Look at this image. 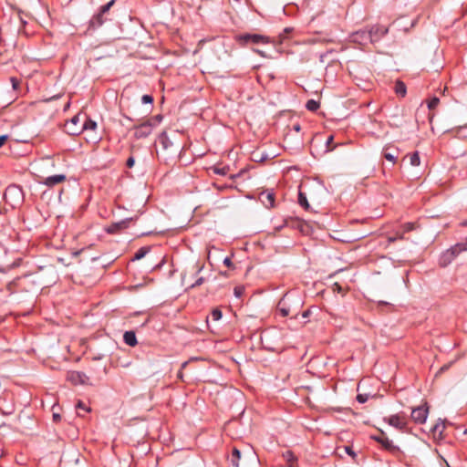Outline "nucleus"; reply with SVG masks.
Instances as JSON below:
<instances>
[{"label":"nucleus","mask_w":467,"mask_h":467,"mask_svg":"<svg viewBox=\"0 0 467 467\" xmlns=\"http://www.w3.org/2000/svg\"><path fill=\"white\" fill-rule=\"evenodd\" d=\"M237 42L242 46L267 44L269 38L260 34L244 33L236 36Z\"/></svg>","instance_id":"2"},{"label":"nucleus","mask_w":467,"mask_h":467,"mask_svg":"<svg viewBox=\"0 0 467 467\" xmlns=\"http://www.w3.org/2000/svg\"><path fill=\"white\" fill-rule=\"evenodd\" d=\"M193 268L195 269V274H199L202 268H203V265H200L199 263H196L194 265H193Z\"/></svg>","instance_id":"47"},{"label":"nucleus","mask_w":467,"mask_h":467,"mask_svg":"<svg viewBox=\"0 0 467 467\" xmlns=\"http://www.w3.org/2000/svg\"><path fill=\"white\" fill-rule=\"evenodd\" d=\"M103 357H104V355H99V356L94 357L93 359L99 360V359H102Z\"/></svg>","instance_id":"59"},{"label":"nucleus","mask_w":467,"mask_h":467,"mask_svg":"<svg viewBox=\"0 0 467 467\" xmlns=\"http://www.w3.org/2000/svg\"><path fill=\"white\" fill-rule=\"evenodd\" d=\"M204 282V278L203 277H199L196 279V281L191 285V287H196V286H199L201 285L202 284H203Z\"/></svg>","instance_id":"44"},{"label":"nucleus","mask_w":467,"mask_h":467,"mask_svg":"<svg viewBox=\"0 0 467 467\" xmlns=\"http://www.w3.org/2000/svg\"><path fill=\"white\" fill-rule=\"evenodd\" d=\"M320 107V103L315 99H309L306 103V109L311 112L317 111Z\"/></svg>","instance_id":"25"},{"label":"nucleus","mask_w":467,"mask_h":467,"mask_svg":"<svg viewBox=\"0 0 467 467\" xmlns=\"http://www.w3.org/2000/svg\"><path fill=\"white\" fill-rule=\"evenodd\" d=\"M429 414V408L427 403H424L420 406L414 408L411 411V419L417 424H423Z\"/></svg>","instance_id":"4"},{"label":"nucleus","mask_w":467,"mask_h":467,"mask_svg":"<svg viewBox=\"0 0 467 467\" xmlns=\"http://www.w3.org/2000/svg\"><path fill=\"white\" fill-rule=\"evenodd\" d=\"M284 456L286 458L287 462L290 463V466H293V462L296 460V456L293 454L292 451H287Z\"/></svg>","instance_id":"33"},{"label":"nucleus","mask_w":467,"mask_h":467,"mask_svg":"<svg viewBox=\"0 0 467 467\" xmlns=\"http://www.w3.org/2000/svg\"><path fill=\"white\" fill-rule=\"evenodd\" d=\"M123 341L130 347H135L138 344L136 334L133 330H128L123 335Z\"/></svg>","instance_id":"17"},{"label":"nucleus","mask_w":467,"mask_h":467,"mask_svg":"<svg viewBox=\"0 0 467 467\" xmlns=\"http://www.w3.org/2000/svg\"><path fill=\"white\" fill-rule=\"evenodd\" d=\"M383 157L387 161L392 162L393 164L396 162V160H397V155L395 153L388 151V149H385L383 150Z\"/></svg>","instance_id":"28"},{"label":"nucleus","mask_w":467,"mask_h":467,"mask_svg":"<svg viewBox=\"0 0 467 467\" xmlns=\"http://www.w3.org/2000/svg\"><path fill=\"white\" fill-rule=\"evenodd\" d=\"M223 265L229 268L233 267V263L230 257H225L223 259Z\"/></svg>","instance_id":"46"},{"label":"nucleus","mask_w":467,"mask_h":467,"mask_svg":"<svg viewBox=\"0 0 467 467\" xmlns=\"http://www.w3.org/2000/svg\"><path fill=\"white\" fill-rule=\"evenodd\" d=\"M244 291V288L243 286H235L234 289V294L236 297H241Z\"/></svg>","instance_id":"40"},{"label":"nucleus","mask_w":467,"mask_h":467,"mask_svg":"<svg viewBox=\"0 0 467 467\" xmlns=\"http://www.w3.org/2000/svg\"><path fill=\"white\" fill-rule=\"evenodd\" d=\"M242 454L240 450L234 447L231 453L228 456V462L232 467H240Z\"/></svg>","instance_id":"15"},{"label":"nucleus","mask_w":467,"mask_h":467,"mask_svg":"<svg viewBox=\"0 0 467 467\" xmlns=\"http://www.w3.org/2000/svg\"><path fill=\"white\" fill-rule=\"evenodd\" d=\"M153 100H154L153 97L151 95H149V94H145L141 98V102L143 104H152Z\"/></svg>","instance_id":"36"},{"label":"nucleus","mask_w":467,"mask_h":467,"mask_svg":"<svg viewBox=\"0 0 467 467\" xmlns=\"http://www.w3.org/2000/svg\"><path fill=\"white\" fill-rule=\"evenodd\" d=\"M135 164V159L133 156H130L126 161V166L128 168H132Z\"/></svg>","instance_id":"42"},{"label":"nucleus","mask_w":467,"mask_h":467,"mask_svg":"<svg viewBox=\"0 0 467 467\" xmlns=\"http://www.w3.org/2000/svg\"><path fill=\"white\" fill-rule=\"evenodd\" d=\"M440 103V99L437 98V97H432L429 101H428V109L430 110H432L434 109Z\"/></svg>","instance_id":"31"},{"label":"nucleus","mask_w":467,"mask_h":467,"mask_svg":"<svg viewBox=\"0 0 467 467\" xmlns=\"http://www.w3.org/2000/svg\"><path fill=\"white\" fill-rule=\"evenodd\" d=\"M379 431L380 432L379 435H372L371 439L379 442L382 446V448L388 451L389 452L394 455L400 453L401 451L400 447L395 445L393 441L390 439H389V437L383 431L380 430Z\"/></svg>","instance_id":"3"},{"label":"nucleus","mask_w":467,"mask_h":467,"mask_svg":"<svg viewBox=\"0 0 467 467\" xmlns=\"http://www.w3.org/2000/svg\"><path fill=\"white\" fill-rule=\"evenodd\" d=\"M455 259V257L452 255V254L451 253V251L449 249H447L444 253H442V254L441 255L440 257V261H439V264L442 267H446L447 265H449L453 260Z\"/></svg>","instance_id":"18"},{"label":"nucleus","mask_w":467,"mask_h":467,"mask_svg":"<svg viewBox=\"0 0 467 467\" xmlns=\"http://www.w3.org/2000/svg\"><path fill=\"white\" fill-rule=\"evenodd\" d=\"M384 420L399 431H404L406 428V422L398 414L384 418Z\"/></svg>","instance_id":"13"},{"label":"nucleus","mask_w":467,"mask_h":467,"mask_svg":"<svg viewBox=\"0 0 467 467\" xmlns=\"http://www.w3.org/2000/svg\"><path fill=\"white\" fill-rule=\"evenodd\" d=\"M4 199L13 207L19 205L24 200L22 188L16 184L9 185L5 191Z\"/></svg>","instance_id":"1"},{"label":"nucleus","mask_w":467,"mask_h":467,"mask_svg":"<svg viewBox=\"0 0 467 467\" xmlns=\"http://www.w3.org/2000/svg\"><path fill=\"white\" fill-rule=\"evenodd\" d=\"M445 429V424H444V421H442L441 419L439 420V421L434 424L431 429V431L435 435L436 433H439L440 435L442 434L443 431Z\"/></svg>","instance_id":"24"},{"label":"nucleus","mask_w":467,"mask_h":467,"mask_svg":"<svg viewBox=\"0 0 467 467\" xmlns=\"http://www.w3.org/2000/svg\"><path fill=\"white\" fill-rule=\"evenodd\" d=\"M433 117H434V114H431V115L429 116V119H430L431 122Z\"/></svg>","instance_id":"63"},{"label":"nucleus","mask_w":467,"mask_h":467,"mask_svg":"<svg viewBox=\"0 0 467 467\" xmlns=\"http://www.w3.org/2000/svg\"><path fill=\"white\" fill-rule=\"evenodd\" d=\"M7 140L8 135L5 134L0 136V148L6 142Z\"/></svg>","instance_id":"49"},{"label":"nucleus","mask_w":467,"mask_h":467,"mask_svg":"<svg viewBox=\"0 0 467 467\" xmlns=\"http://www.w3.org/2000/svg\"><path fill=\"white\" fill-rule=\"evenodd\" d=\"M402 229H403L402 234H404V233H408V232L414 230L415 224L413 223H406L402 225Z\"/></svg>","instance_id":"35"},{"label":"nucleus","mask_w":467,"mask_h":467,"mask_svg":"<svg viewBox=\"0 0 467 467\" xmlns=\"http://www.w3.org/2000/svg\"><path fill=\"white\" fill-rule=\"evenodd\" d=\"M211 169L213 170V171L215 174H219V175L224 176V175H226L228 173V171L230 170V167L229 166H223V167L220 168V167H217V166H213Z\"/></svg>","instance_id":"27"},{"label":"nucleus","mask_w":467,"mask_h":467,"mask_svg":"<svg viewBox=\"0 0 467 467\" xmlns=\"http://www.w3.org/2000/svg\"><path fill=\"white\" fill-rule=\"evenodd\" d=\"M5 223H6V218H5V214L0 213V234L5 231Z\"/></svg>","instance_id":"37"},{"label":"nucleus","mask_w":467,"mask_h":467,"mask_svg":"<svg viewBox=\"0 0 467 467\" xmlns=\"http://www.w3.org/2000/svg\"><path fill=\"white\" fill-rule=\"evenodd\" d=\"M370 44L379 42L389 32V27L382 25H374L368 28Z\"/></svg>","instance_id":"5"},{"label":"nucleus","mask_w":467,"mask_h":467,"mask_svg":"<svg viewBox=\"0 0 467 467\" xmlns=\"http://www.w3.org/2000/svg\"><path fill=\"white\" fill-rule=\"evenodd\" d=\"M394 90H395V93L398 95V96H400V97H405L406 93H407V88H406V85L404 84V82L400 81V80H397L396 83H395V87H394Z\"/></svg>","instance_id":"20"},{"label":"nucleus","mask_w":467,"mask_h":467,"mask_svg":"<svg viewBox=\"0 0 467 467\" xmlns=\"http://www.w3.org/2000/svg\"><path fill=\"white\" fill-rule=\"evenodd\" d=\"M66 180L67 177L65 174H56L47 177H40L38 182L39 183H42L47 187H53L57 184L64 182Z\"/></svg>","instance_id":"10"},{"label":"nucleus","mask_w":467,"mask_h":467,"mask_svg":"<svg viewBox=\"0 0 467 467\" xmlns=\"http://www.w3.org/2000/svg\"><path fill=\"white\" fill-rule=\"evenodd\" d=\"M447 368H448V366H447V365H445V366H443V367H441V371H444V370H445V369H447Z\"/></svg>","instance_id":"61"},{"label":"nucleus","mask_w":467,"mask_h":467,"mask_svg":"<svg viewBox=\"0 0 467 467\" xmlns=\"http://www.w3.org/2000/svg\"><path fill=\"white\" fill-rule=\"evenodd\" d=\"M334 285L337 288V292H341L342 291V287L338 284L336 283Z\"/></svg>","instance_id":"58"},{"label":"nucleus","mask_w":467,"mask_h":467,"mask_svg":"<svg viewBox=\"0 0 467 467\" xmlns=\"http://www.w3.org/2000/svg\"><path fill=\"white\" fill-rule=\"evenodd\" d=\"M356 399H357L358 402L363 404L368 400V394H358Z\"/></svg>","instance_id":"39"},{"label":"nucleus","mask_w":467,"mask_h":467,"mask_svg":"<svg viewBox=\"0 0 467 467\" xmlns=\"http://www.w3.org/2000/svg\"><path fill=\"white\" fill-rule=\"evenodd\" d=\"M291 309L286 306L285 301L282 299L277 305L275 317H286L290 315Z\"/></svg>","instance_id":"16"},{"label":"nucleus","mask_w":467,"mask_h":467,"mask_svg":"<svg viewBox=\"0 0 467 467\" xmlns=\"http://www.w3.org/2000/svg\"><path fill=\"white\" fill-rule=\"evenodd\" d=\"M333 141H334V136L333 135L328 136L326 140V143H325L326 148H327L325 150L326 152L331 151L333 150V148L330 147L331 144L333 143Z\"/></svg>","instance_id":"34"},{"label":"nucleus","mask_w":467,"mask_h":467,"mask_svg":"<svg viewBox=\"0 0 467 467\" xmlns=\"http://www.w3.org/2000/svg\"><path fill=\"white\" fill-rule=\"evenodd\" d=\"M52 418H53V420H54L55 422H57V421H59V420H61V416H60V414H59V413H57V412H54V413H53Z\"/></svg>","instance_id":"52"},{"label":"nucleus","mask_w":467,"mask_h":467,"mask_svg":"<svg viewBox=\"0 0 467 467\" xmlns=\"http://www.w3.org/2000/svg\"><path fill=\"white\" fill-rule=\"evenodd\" d=\"M134 137L136 139L147 138L152 130V124L150 120L134 127Z\"/></svg>","instance_id":"8"},{"label":"nucleus","mask_w":467,"mask_h":467,"mask_svg":"<svg viewBox=\"0 0 467 467\" xmlns=\"http://www.w3.org/2000/svg\"><path fill=\"white\" fill-rule=\"evenodd\" d=\"M293 130H294L295 131H296V132L300 131V130H301V126H300V124H299V123L295 124V125L293 126Z\"/></svg>","instance_id":"56"},{"label":"nucleus","mask_w":467,"mask_h":467,"mask_svg":"<svg viewBox=\"0 0 467 467\" xmlns=\"http://www.w3.org/2000/svg\"><path fill=\"white\" fill-rule=\"evenodd\" d=\"M177 378L179 379H181L182 381H184V379H183V373H182V370H179L178 373H177Z\"/></svg>","instance_id":"55"},{"label":"nucleus","mask_w":467,"mask_h":467,"mask_svg":"<svg viewBox=\"0 0 467 467\" xmlns=\"http://www.w3.org/2000/svg\"><path fill=\"white\" fill-rule=\"evenodd\" d=\"M154 119L157 121V122H161L162 120V116L161 115H156L154 117Z\"/></svg>","instance_id":"57"},{"label":"nucleus","mask_w":467,"mask_h":467,"mask_svg":"<svg viewBox=\"0 0 467 467\" xmlns=\"http://www.w3.org/2000/svg\"><path fill=\"white\" fill-rule=\"evenodd\" d=\"M104 22H105L104 14H101V12L99 11L89 20L88 29L89 30H96L99 27H100L104 24Z\"/></svg>","instance_id":"14"},{"label":"nucleus","mask_w":467,"mask_h":467,"mask_svg":"<svg viewBox=\"0 0 467 467\" xmlns=\"http://www.w3.org/2000/svg\"><path fill=\"white\" fill-rule=\"evenodd\" d=\"M137 315H140L143 317V321L145 322H148L150 318V315L146 314V313H134V317L137 316Z\"/></svg>","instance_id":"48"},{"label":"nucleus","mask_w":467,"mask_h":467,"mask_svg":"<svg viewBox=\"0 0 467 467\" xmlns=\"http://www.w3.org/2000/svg\"><path fill=\"white\" fill-rule=\"evenodd\" d=\"M96 128H97V122L96 121L92 120L89 118H85V121L83 122V124H81L80 127H76L74 129H70L69 130V134L73 135V136H76V135L80 134L84 130H93Z\"/></svg>","instance_id":"11"},{"label":"nucleus","mask_w":467,"mask_h":467,"mask_svg":"<svg viewBox=\"0 0 467 467\" xmlns=\"http://www.w3.org/2000/svg\"><path fill=\"white\" fill-rule=\"evenodd\" d=\"M452 255L456 258L461 253L467 251V239L466 242L457 243L449 248Z\"/></svg>","instance_id":"19"},{"label":"nucleus","mask_w":467,"mask_h":467,"mask_svg":"<svg viewBox=\"0 0 467 467\" xmlns=\"http://www.w3.org/2000/svg\"><path fill=\"white\" fill-rule=\"evenodd\" d=\"M160 142L162 145V148L164 150H168L170 147L173 146L172 141L169 139V137H168V135H167V133L165 131H163L160 135Z\"/></svg>","instance_id":"22"},{"label":"nucleus","mask_w":467,"mask_h":467,"mask_svg":"<svg viewBox=\"0 0 467 467\" xmlns=\"http://www.w3.org/2000/svg\"><path fill=\"white\" fill-rule=\"evenodd\" d=\"M135 218L129 217L119 222L112 223L106 229V232L110 234H119L122 230L129 228L131 222H133Z\"/></svg>","instance_id":"6"},{"label":"nucleus","mask_w":467,"mask_h":467,"mask_svg":"<svg viewBox=\"0 0 467 467\" xmlns=\"http://www.w3.org/2000/svg\"><path fill=\"white\" fill-rule=\"evenodd\" d=\"M77 409H81V410H84L86 411H88V409L86 407V405L82 402V401H78L77 406H76Z\"/></svg>","instance_id":"50"},{"label":"nucleus","mask_w":467,"mask_h":467,"mask_svg":"<svg viewBox=\"0 0 467 467\" xmlns=\"http://www.w3.org/2000/svg\"><path fill=\"white\" fill-rule=\"evenodd\" d=\"M404 239V236H403V234H398L397 235L395 236H389L388 237V242L389 243H394L396 242L397 240H403Z\"/></svg>","instance_id":"38"},{"label":"nucleus","mask_w":467,"mask_h":467,"mask_svg":"<svg viewBox=\"0 0 467 467\" xmlns=\"http://www.w3.org/2000/svg\"><path fill=\"white\" fill-rule=\"evenodd\" d=\"M298 203L305 210H309V208H310V205L308 203L306 195L304 192H299V193H298Z\"/></svg>","instance_id":"26"},{"label":"nucleus","mask_w":467,"mask_h":467,"mask_svg":"<svg viewBox=\"0 0 467 467\" xmlns=\"http://www.w3.org/2000/svg\"><path fill=\"white\" fill-rule=\"evenodd\" d=\"M463 226H467V220L462 223Z\"/></svg>","instance_id":"64"},{"label":"nucleus","mask_w":467,"mask_h":467,"mask_svg":"<svg viewBox=\"0 0 467 467\" xmlns=\"http://www.w3.org/2000/svg\"><path fill=\"white\" fill-rule=\"evenodd\" d=\"M213 185L220 191H223L228 187L226 184H219L217 182H214Z\"/></svg>","instance_id":"51"},{"label":"nucleus","mask_w":467,"mask_h":467,"mask_svg":"<svg viewBox=\"0 0 467 467\" xmlns=\"http://www.w3.org/2000/svg\"><path fill=\"white\" fill-rule=\"evenodd\" d=\"M410 162L412 166H419L420 163V159L418 151L413 152L410 155Z\"/></svg>","instance_id":"29"},{"label":"nucleus","mask_w":467,"mask_h":467,"mask_svg":"<svg viewBox=\"0 0 467 467\" xmlns=\"http://www.w3.org/2000/svg\"><path fill=\"white\" fill-rule=\"evenodd\" d=\"M254 161H264L268 159L267 154H262L261 156H257V153H254Z\"/></svg>","instance_id":"41"},{"label":"nucleus","mask_w":467,"mask_h":467,"mask_svg":"<svg viewBox=\"0 0 467 467\" xmlns=\"http://www.w3.org/2000/svg\"><path fill=\"white\" fill-rule=\"evenodd\" d=\"M345 451H346L349 456H351V457H353V458L357 456L356 452H355V451H353V449H352L351 447H349V446H346V447H345Z\"/></svg>","instance_id":"43"},{"label":"nucleus","mask_w":467,"mask_h":467,"mask_svg":"<svg viewBox=\"0 0 467 467\" xmlns=\"http://www.w3.org/2000/svg\"><path fill=\"white\" fill-rule=\"evenodd\" d=\"M196 359H197V358H190L189 360L182 362V363L181 364V368H180V369H181V370H182V369L186 368V367L188 366V364H189L191 361H192V360H196Z\"/></svg>","instance_id":"45"},{"label":"nucleus","mask_w":467,"mask_h":467,"mask_svg":"<svg viewBox=\"0 0 467 467\" xmlns=\"http://www.w3.org/2000/svg\"><path fill=\"white\" fill-rule=\"evenodd\" d=\"M211 316L213 321H219L223 317L222 310L218 307L213 308L211 312Z\"/></svg>","instance_id":"30"},{"label":"nucleus","mask_w":467,"mask_h":467,"mask_svg":"<svg viewBox=\"0 0 467 467\" xmlns=\"http://www.w3.org/2000/svg\"><path fill=\"white\" fill-rule=\"evenodd\" d=\"M79 122H80V117L79 115H76L74 116L73 118H71L70 120H68L66 125H65V128H66V130L67 132L69 134V130L70 129H74L76 127H80L81 125H79Z\"/></svg>","instance_id":"21"},{"label":"nucleus","mask_w":467,"mask_h":467,"mask_svg":"<svg viewBox=\"0 0 467 467\" xmlns=\"http://www.w3.org/2000/svg\"><path fill=\"white\" fill-rule=\"evenodd\" d=\"M67 379L74 385H84L88 383V377L81 371H68Z\"/></svg>","instance_id":"7"},{"label":"nucleus","mask_w":467,"mask_h":467,"mask_svg":"<svg viewBox=\"0 0 467 467\" xmlns=\"http://www.w3.org/2000/svg\"><path fill=\"white\" fill-rule=\"evenodd\" d=\"M310 313H311V310L310 309H306V310L303 311L301 316H302L303 318H306V317H308L310 316Z\"/></svg>","instance_id":"54"},{"label":"nucleus","mask_w":467,"mask_h":467,"mask_svg":"<svg viewBox=\"0 0 467 467\" xmlns=\"http://www.w3.org/2000/svg\"><path fill=\"white\" fill-rule=\"evenodd\" d=\"M275 192L273 190H266L259 194V200L266 208H273L275 206Z\"/></svg>","instance_id":"12"},{"label":"nucleus","mask_w":467,"mask_h":467,"mask_svg":"<svg viewBox=\"0 0 467 467\" xmlns=\"http://www.w3.org/2000/svg\"><path fill=\"white\" fill-rule=\"evenodd\" d=\"M297 315H298V313H295V314H293V315L290 317V318H292V319H293V318H296V317H297Z\"/></svg>","instance_id":"60"},{"label":"nucleus","mask_w":467,"mask_h":467,"mask_svg":"<svg viewBox=\"0 0 467 467\" xmlns=\"http://www.w3.org/2000/svg\"><path fill=\"white\" fill-rule=\"evenodd\" d=\"M351 40L352 42L359 44L361 46H365L370 43L368 29H360L358 31L354 32L351 35Z\"/></svg>","instance_id":"9"},{"label":"nucleus","mask_w":467,"mask_h":467,"mask_svg":"<svg viewBox=\"0 0 467 467\" xmlns=\"http://www.w3.org/2000/svg\"><path fill=\"white\" fill-rule=\"evenodd\" d=\"M150 247V246H143L140 247L134 254L132 261L140 260L142 259L149 252Z\"/></svg>","instance_id":"23"},{"label":"nucleus","mask_w":467,"mask_h":467,"mask_svg":"<svg viewBox=\"0 0 467 467\" xmlns=\"http://www.w3.org/2000/svg\"><path fill=\"white\" fill-rule=\"evenodd\" d=\"M11 82H12L13 88H14L15 89H16V88H17V87H18V85H19V83H18L17 79H16V78H11Z\"/></svg>","instance_id":"53"},{"label":"nucleus","mask_w":467,"mask_h":467,"mask_svg":"<svg viewBox=\"0 0 467 467\" xmlns=\"http://www.w3.org/2000/svg\"><path fill=\"white\" fill-rule=\"evenodd\" d=\"M114 4L115 0H110L106 5L100 6L99 11L101 12V14L105 15L107 12L109 11V9L113 6Z\"/></svg>","instance_id":"32"},{"label":"nucleus","mask_w":467,"mask_h":467,"mask_svg":"<svg viewBox=\"0 0 467 467\" xmlns=\"http://www.w3.org/2000/svg\"><path fill=\"white\" fill-rule=\"evenodd\" d=\"M260 56L264 57V52L263 51H260V50H255Z\"/></svg>","instance_id":"62"}]
</instances>
